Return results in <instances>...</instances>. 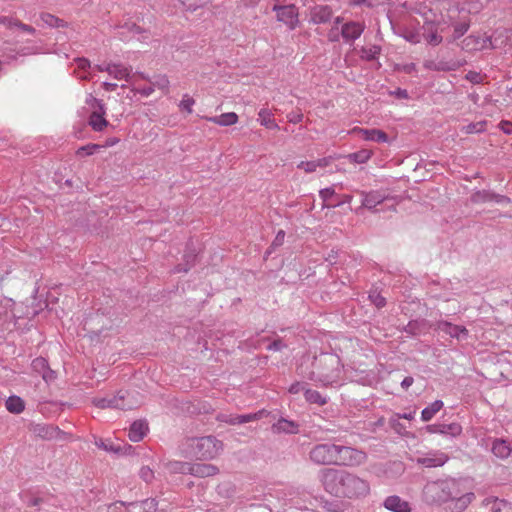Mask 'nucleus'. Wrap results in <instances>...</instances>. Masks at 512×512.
<instances>
[{
  "label": "nucleus",
  "instance_id": "nucleus-1",
  "mask_svg": "<svg viewBox=\"0 0 512 512\" xmlns=\"http://www.w3.org/2000/svg\"><path fill=\"white\" fill-rule=\"evenodd\" d=\"M318 479L327 493L339 498L356 499L370 492L366 479L347 470L323 468L318 472Z\"/></svg>",
  "mask_w": 512,
  "mask_h": 512
},
{
  "label": "nucleus",
  "instance_id": "nucleus-2",
  "mask_svg": "<svg viewBox=\"0 0 512 512\" xmlns=\"http://www.w3.org/2000/svg\"><path fill=\"white\" fill-rule=\"evenodd\" d=\"M312 369L307 370L300 365L297 372L310 381L320 383L322 386L338 384L342 374V364L338 355L322 352L315 356L312 361Z\"/></svg>",
  "mask_w": 512,
  "mask_h": 512
},
{
  "label": "nucleus",
  "instance_id": "nucleus-3",
  "mask_svg": "<svg viewBox=\"0 0 512 512\" xmlns=\"http://www.w3.org/2000/svg\"><path fill=\"white\" fill-rule=\"evenodd\" d=\"M474 498L475 495L472 492L458 496L457 483L454 480L428 482L423 488V500L427 504H442L449 500H455L458 512L466 509Z\"/></svg>",
  "mask_w": 512,
  "mask_h": 512
},
{
  "label": "nucleus",
  "instance_id": "nucleus-4",
  "mask_svg": "<svg viewBox=\"0 0 512 512\" xmlns=\"http://www.w3.org/2000/svg\"><path fill=\"white\" fill-rule=\"evenodd\" d=\"M187 445L190 449V454L201 460L213 459L223 449V443L214 436L189 438Z\"/></svg>",
  "mask_w": 512,
  "mask_h": 512
},
{
  "label": "nucleus",
  "instance_id": "nucleus-5",
  "mask_svg": "<svg viewBox=\"0 0 512 512\" xmlns=\"http://www.w3.org/2000/svg\"><path fill=\"white\" fill-rule=\"evenodd\" d=\"M366 453L351 446L336 444L335 465L357 467L365 463Z\"/></svg>",
  "mask_w": 512,
  "mask_h": 512
},
{
  "label": "nucleus",
  "instance_id": "nucleus-6",
  "mask_svg": "<svg viewBox=\"0 0 512 512\" xmlns=\"http://www.w3.org/2000/svg\"><path fill=\"white\" fill-rule=\"evenodd\" d=\"M336 444L320 443L309 451V460L316 465H335Z\"/></svg>",
  "mask_w": 512,
  "mask_h": 512
},
{
  "label": "nucleus",
  "instance_id": "nucleus-7",
  "mask_svg": "<svg viewBox=\"0 0 512 512\" xmlns=\"http://www.w3.org/2000/svg\"><path fill=\"white\" fill-rule=\"evenodd\" d=\"M357 193L362 197L361 208H365L372 213H378L380 210L377 206L389 199L388 195L379 190H361L357 191Z\"/></svg>",
  "mask_w": 512,
  "mask_h": 512
},
{
  "label": "nucleus",
  "instance_id": "nucleus-8",
  "mask_svg": "<svg viewBox=\"0 0 512 512\" xmlns=\"http://www.w3.org/2000/svg\"><path fill=\"white\" fill-rule=\"evenodd\" d=\"M267 415L266 410H259L255 413H249L244 415H234V414H227V413H218L215 417V419L218 422H224L229 425H239L244 424L252 421H257L264 416Z\"/></svg>",
  "mask_w": 512,
  "mask_h": 512
},
{
  "label": "nucleus",
  "instance_id": "nucleus-9",
  "mask_svg": "<svg viewBox=\"0 0 512 512\" xmlns=\"http://www.w3.org/2000/svg\"><path fill=\"white\" fill-rule=\"evenodd\" d=\"M273 11L277 13V20L286 24L291 30L297 27L299 14L295 5H274Z\"/></svg>",
  "mask_w": 512,
  "mask_h": 512
},
{
  "label": "nucleus",
  "instance_id": "nucleus-10",
  "mask_svg": "<svg viewBox=\"0 0 512 512\" xmlns=\"http://www.w3.org/2000/svg\"><path fill=\"white\" fill-rule=\"evenodd\" d=\"M435 329L441 331L451 338L457 340H465L468 338L469 332L464 326L454 325L448 321L440 320L436 323Z\"/></svg>",
  "mask_w": 512,
  "mask_h": 512
},
{
  "label": "nucleus",
  "instance_id": "nucleus-11",
  "mask_svg": "<svg viewBox=\"0 0 512 512\" xmlns=\"http://www.w3.org/2000/svg\"><path fill=\"white\" fill-rule=\"evenodd\" d=\"M470 200L472 203L480 204L485 202H496L499 204H509L511 202V199L507 196L496 194L489 190H478L475 191L471 197Z\"/></svg>",
  "mask_w": 512,
  "mask_h": 512
},
{
  "label": "nucleus",
  "instance_id": "nucleus-12",
  "mask_svg": "<svg viewBox=\"0 0 512 512\" xmlns=\"http://www.w3.org/2000/svg\"><path fill=\"white\" fill-rule=\"evenodd\" d=\"M364 29V24L356 21H349L342 25L341 36L347 43L354 42L361 36Z\"/></svg>",
  "mask_w": 512,
  "mask_h": 512
},
{
  "label": "nucleus",
  "instance_id": "nucleus-13",
  "mask_svg": "<svg viewBox=\"0 0 512 512\" xmlns=\"http://www.w3.org/2000/svg\"><path fill=\"white\" fill-rule=\"evenodd\" d=\"M188 473L195 477H211L219 473V468L208 463H194L188 466Z\"/></svg>",
  "mask_w": 512,
  "mask_h": 512
},
{
  "label": "nucleus",
  "instance_id": "nucleus-14",
  "mask_svg": "<svg viewBox=\"0 0 512 512\" xmlns=\"http://www.w3.org/2000/svg\"><path fill=\"white\" fill-rule=\"evenodd\" d=\"M332 9L328 5H316L310 10L311 22L314 24H324L331 20Z\"/></svg>",
  "mask_w": 512,
  "mask_h": 512
},
{
  "label": "nucleus",
  "instance_id": "nucleus-15",
  "mask_svg": "<svg viewBox=\"0 0 512 512\" xmlns=\"http://www.w3.org/2000/svg\"><path fill=\"white\" fill-rule=\"evenodd\" d=\"M353 132L367 141H374L377 143H385L388 141V135L379 129L355 128Z\"/></svg>",
  "mask_w": 512,
  "mask_h": 512
},
{
  "label": "nucleus",
  "instance_id": "nucleus-16",
  "mask_svg": "<svg viewBox=\"0 0 512 512\" xmlns=\"http://www.w3.org/2000/svg\"><path fill=\"white\" fill-rule=\"evenodd\" d=\"M105 71L115 79H125L127 82H132L135 84V81L133 80L135 74H131L130 70L121 64H107Z\"/></svg>",
  "mask_w": 512,
  "mask_h": 512
},
{
  "label": "nucleus",
  "instance_id": "nucleus-17",
  "mask_svg": "<svg viewBox=\"0 0 512 512\" xmlns=\"http://www.w3.org/2000/svg\"><path fill=\"white\" fill-rule=\"evenodd\" d=\"M30 430L35 436L48 440L56 438L60 432L57 427L47 424H33Z\"/></svg>",
  "mask_w": 512,
  "mask_h": 512
},
{
  "label": "nucleus",
  "instance_id": "nucleus-18",
  "mask_svg": "<svg viewBox=\"0 0 512 512\" xmlns=\"http://www.w3.org/2000/svg\"><path fill=\"white\" fill-rule=\"evenodd\" d=\"M448 456L445 453L437 452L418 458L417 462L425 467H439L443 466L448 461Z\"/></svg>",
  "mask_w": 512,
  "mask_h": 512
},
{
  "label": "nucleus",
  "instance_id": "nucleus-19",
  "mask_svg": "<svg viewBox=\"0 0 512 512\" xmlns=\"http://www.w3.org/2000/svg\"><path fill=\"white\" fill-rule=\"evenodd\" d=\"M384 507L392 512H410L409 503L397 495L389 496L384 501Z\"/></svg>",
  "mask_w": 512,
  "mask_h": 512
},
{
  "label": "nucleus",
  "instance_id": "nucleus-20",
  "mask_svg": "<svg viewBox=\"0 0 512 512\" xmlns=\"http://www.w3.org/2000/svg\"><path fill=\"white\" fill-rule=\"evenodd\" d=\"M491 451L496 457L507 459L512 454V443L503 439H495Z\"/></svg>",
  "mask_w": 512,
  "mask_h": 512
},
{
  "label": "nucleus",
  "instance_id": "nucleus-21",
  "mask_svg": "<svg viewBox=\"0 0 512 512\" xmlns=\"http://www.w3.org/2000/svg\"><path fill=\"white\" fill-rule=\"evenodd\" d=\"M272 430L276 433L297 434L299 432V424L294 421L281 418L272 425Z\"/></svg>",
  "mask_w": 512,
  "mask_h": 512
},
{
  "label": "nucleus",
  "instance_id": "nucleus-22",
  "mask_svg": "<svg viewBox=\"0 0 512 512\" xmlns=\"http://www.w3.org/2000/svg\"><path fill=\"white\" fill-rule=\"evenodd\" d=\"M148 431V424L143 420L134 421L129 429V439L133 442L141 441Z\"/></svg>",
  "mask_w": 512,
  "mask_h": 512
},
{
  "label": "nucleus",
  "instance_id": "nucleus-23",
  "mask_svg": "<svg viewBox=\"0 0 512 512\" xmlns=\"http://www.w3.org/2000/svg\"><path fill=\"white\" fill-rule=\"evenodd\" d=\"M423 36L425 40L431 45H438L442 42L443 38L438 34V29L431 21H426L423 25Z\"/></svg>",
  "mask_w": 512,
  "mask_h": 512
},
{
  "label": "nucleus",
  "instance_id": "nucleus-24",
  "mask_svg": "<svg viewBox=\"0 0 512 512\" xmlns=\"http://www.w3.org/2000/svg\"><path fill=\"white\" fill-rule=\"evenodd\" d=\"M106 111L105 107L100 106V109H95L89 117V124L95 131H102L107 125L108 121L104 118Z\"/></svg>",
  "mask_w": 512,
  "mask_h": 512
},
{
  "label": "nucleus",
  "instance_id": "nucleus-25",
  "mask_svg": "<svg viewBox=\"0 0 512 512\" xmlns=\"http://www.w3.org/2000/svg\"><path fill=\"white\" fill-rule=\"evenodd\" d=\"M115 396H123V399L117 401L118 406L115 407V409L131 410L139 405V403L132 397L129 391L120 390Z\"/></svg>",
  "mask_w": 512,
  "mask_h": 512
},
{
  "label": "nucleus",
  "instance_id": "nucleus-26",
  "mask_svg": "<svg viewBox=\"0 0 512 512\" xmlns=\"http://www.w3.org/2000/svg\"><path fill=\"white\" fill-rule=\"evenodd\" d=\"M206 120L220 126H231L238 121V115L234 112H228L219 116L206 117Z\"/></svg>",
  "mask_w": 512,
  "mask_h": 512
},
{
  "label": "nucleus",
  "instance_id": "nucleus-27",
  "mask_svg": "<svg viewBox=\"0 0 512 512\" xmlns=\"http://www.w3.org/2000/svg\"><path fill=\"white\" fill-rule=\"evenodd\" d=\"M6 409L13 414H20L25 409V403L19 396H10L6 400Z\"/></svg>",
  "mask_w": 512,
  "mask_h": 512
},
{
  "label": "nucleus",
  "instance_id": "nucleus-28",
  "mask_svg": "<svg viewBox=\"0 0 512 512\" xmlns=\"http://www.w3.org/2000/svg\"><path fill=\"white\" fill-rule=\"evenodd\" d=\"M443 408V402L441 400H435L429 406L424 408L421 412V419L424 422L430 421L436 413Z\"/></svg>",
  "mask_w": 512,
  "mask_h": 512
},
{
  "label": "nucleus",
  "instance_id": "nucleus-29",
  "mask_svg": "<svg viewBox=\"0 0 512 512\" xmlns=\"http://www.w3.org/2000/svg\"><path fill=\"white\" fill-rule=\"evenodd\" d=\"M196 257H197V255H196L195 251L186 252L184 255L185 263L178 264L174 268V272H176V273L188 272L191 269V267H193L195 265Z\"/></svg>",
  "mask_w": 512,
  "mask_h": 512
},
{
  "label": "nucleus",
  "instance_id": "nucleus-30",
  "mask_svg": "<svg viewBox=\"0 0 512 512\" xmlns=\"http://www.w3.org/2000/svg\"><path fill=\"white\" fill-rule=\"evenodd\" d=\"M123 399V396H112V397H103V398H94L93 404L101 409L113 408L118 406L117 401Z\"/></svg>",
  "mask_w": 512,
  "mask_h": 512
},
{
  "label": "nucleus",
  "instance_id": "nucleus-31",
  "mask_svg": "<svg viewBox=\"0 0 512 512\" xmlns=\"http://www.w3.org/2000/svg\"><path fill=\"white\" fill-rule=\"evenodd\" d=\"M487 504L492 503L491 512H512V504L506 500L495 498L486 499Z\"/></svg>",
  "mask_w": 512,
  "mask_h": 512
},
{
  "label": "nucleus",
  "instance_id": "nucleus-32",
  "mask_svg": "<svg viewBox=\"0 0 512 512\" xmlns=\"http://www.w3.org/2000/svg\"><path fill=\"white\" fill-rule=\"evenodd\" d=\"M272 113L267 109H261L258 113V120L261 125L269 129H278V125L275 123Z\"/></svg>",
  "mask_w": 512,
  "mask_h": 512
},
{
  "label": "nucleus",
  "instance_id": "nucleus-33",
  "mask_svg": "<svg viewBox=\"0 0 512 512\" xmlns=\"http://www.w3.org/2000/svg\"><path fill=\"white\" fill-rule=\"evenodd\" d=\"M372 156V152L367 149H362L354 153L348 154L346 157L350 162L363 164L366 163Z\"/></svg>",
  "mask_w": 512,
  "mask_h": 512
},
{
  "label": "nucleus",
  "instance_id": "nucleus-34",
  "mask_svg": "<svg viewBox=\"0 0 512 512\" xmlns=\"http://www.w3.org/2000/svg\"><path fill=\"white\" fill-rule=\"evenodd\" d=\"M304 396L307 402L311 404H317L323 406L327 403V398L322 396L318 391L312 389H306Z\"/></svg>",
  "mask_w": 512,
  "mask_h": 512
},
{
  "label": "nucleus",
  "instance_id": "nucleus-35",
  "mask_svg": "<svg viewBox=\"0 0 512 512\" xmlns=\"http://www.w3.org/2000/svg\"><path fill=\"white\" fill-rule=\"evenodd\" d=\"M425 327V320H412L403 327V331L409 336H417Z\"/></svg>",
  "mask_w": 512,
  "mask_h": 512
},
{
  "label": "nucleus",
  "instance_id": "nucleus-36",
  "mask_svg": "<svg viewBox=\"0 0 512 512\" xmlns=\"http://www.w3.org/2000/svg\"><path fill=\"white\" fill-rule=\"evenodd\" d=\"M40 18L42 22L48 27L58 28L67 26V23L64 20L49 13H42Z\"/></svg>",
  "mask_w": 512,
  "mask_h": 512
},
{
  "label": "nucleus",
  "instance_id": "nucleus-37",
  "mask_svg": "<svg viewBox=\"0 0 512 512\" xmlns=\"http://www.w3.org/2000/svg\"><path fill=\"white\" fill-rule=\"evenodd\" d=\"M381 52V47L372 45L370 47H362L360 50V57L367 61L375 60Z\"/></svg>",
  "mask_w": 512,
  "mask_h": 512
},
{
  "label": "nucleus",
  "instance_id": "nucleus-38",
  "mask_svg": "<svg viewBox=\"0 0 512 512\" xmlns=\"http://www.w3.org/2000/svg\"><path fill=\"white\" fill-rule=\"evenodd\" d=\"M462 432V427L458 423H450L444 424L440 423V434L449 435L452 437L460 435Z\"/></svg>",
  "mask_w": 512,
  "mask_h": 512
},
{
  "label": "nucleus",
  "instance_id": "nucleus-39",
  "mask_svg": "<svg viewBox=\"0 0 512 512\" xmlns=\"http://www.w3.org/2000/svg\"><path fill=\"white\" fill-rule=\"evenodd\" d=\"M427 68L435 70V71H453L456 70L458 67V64L454 61L445 62V61H439L437 63L431 62L430 64L426 65Z\"/></svg>",
  "mask_w": 512,
  "mask_h": 512
},
{
  "label": "nucleus",
  "instance_id": "nucleus-40",
  "mask_svg": "<svg viewBox=\"0 0 512 512\" xmlns=\"http://www.w3.org/2000/svg\"><path fill=\"white\" fill-rule=\"evenodd\" d=\"M327 164L326 159H319L317 161H301L297 168L303 169L307 173L314 172L317 167H323Z\"/></svg>",
  "mask_w": 512,
  "mask_h": 512
},
{
  "label": "nucleus",
  "instance_id": "nucleus-41",
  "mask_svg": "<svg viewBox=\"0 0 512 512\" xmlns=\"http://www.w3.org/2000/svg\"><path fill=\"white\" fill-rule=\"evenodd\" d=\"M150 83L153 85L154 88H158L162 90L164 93H168L169 91L170 82L166 75L155 76L152 80H150Z\"/></svg>",
  "mask_w": 512,
  "mask_h": 512
},
{
  "label": "nucleus",
  "instance_id": "nucleus-42",
  "mask_svg": "<svg viewBox=\"0 0 512 512\" xmlns=\"http://www.w3.org/2000/svg\"><path fill=\"white\" fill-rule=\"evenodd\" d=\"M487 121H479L476 123H469L463 127V131L467 134L480 133L486 129Z\"/></svg>",
  "mask_w": 512,
  "mask_h": 512
},
{
  "label": "nucleus",
  "instance_id": "nucleus-43",
  "mask_svg": "<svg viewBox=\"0 0 512 512\" xmlns=\"http://www.w3.org/2000/svg\"><path fill=\"white\" fill-rule=\"evenodd\" d=\"M335 194V191L333 188H324L319 191V196L323 200V208L325 207H337L340 206L341 203L337 204H327L326 202Z\"/></svg>",
  "mask_w": 512,
  "mask_h": 512
},
{
  "label": "nucleus",
  "instance_id": "nucleus-44",
  "mask_svg": "<svg viewBox=\"0 0 512 512\" xmlns=\"http://www.w3.org/2000/svg\"><path fill=\"white\" fill-rule=\"evenodd\" d=\"M102 148L99 144H88L77 149V156L92 155Z\"/></svg>",
  "mask_w": 512,
  "mask_h": 512
},
{
  "label": "nucleus",
  "instance_id": "nucleus-45",
  "mask_svg": "<svg viewBox=\"0 0 512 512\" xmlns=\"http://www.w3.org/2000/svg\"><path fill=\"white\" fill-rule=\"evenodd\" d=\"M469 24L466 22L458 23L454 26V32L449 42H453L462 37L468 30Z\"/></svg>",
  "mask_w": 512,
  "mask_h": 512
},
{
  "label": "nucleus",
  "instance_id": "nucleus-46",
  "mask_svg": "<svg viewBox=\"0 0 512 512\" xmlns=\"http://www.w3.org/2000/svg\"><path fill=\"white\" fill-rule=\"evenodd\" d=\"M194 103L195 100L192 97H190L188 94H184L182 100L179 103V108L186 111L188 114H191L193 112L192 106Z\"/></svg>",
  "mask_w": 512,
  "mask_h": 512
},
{
  "label": "nucleus",
  "instance_id": "nucleus-47",
  "mask_svg": "<svg viewBox=\"0 0 512 512\" xmlns=\"http://www.w3.org/2000/svg\"><path fill=\"white\" fill-rule=\"evenodd\" d=\"M31 367H32L33 371H35L39 374H42L45 371V369L48 367V362L45 358L38 357L32 361Z\"/></svg>",
  "mask_w": 512,
  "mask_h": 512
},
{
  "label": "nucleus",
  "instance_id": "nucleus-48",
  "mask_svg": "<svg viewBox=\"0 0 512 512\" xmlns=\"http://www.w3.org/2000/svg\"><path fill=\"white\" fill-rule=\"evenodd\" d=\"M139 476L146 483H150L154 479V472L148 466H143L139 471Z\"/></svg>",
  "mask_w": 512,
  "mask_h": 512
},
{
  "label": "nucleus",
  "instance_id": "nucleus-49",
  "mask_svg": "<svg viewBox=\"0 0 512 512\" xmlns=\"http://www.w3.org/2000/svg\"><path fill=\"white\" fill-rule=\"evenodd\" d=\"M142 509L144 512H156L157 502L155 499H146L142 501Z\"/></svg>",
  "mask_w": 512,
  "mask_h": 512
},
{
  "label": "nucleus",
  "instance_id": "nucleus-50",
  "mask_svg": "<svg viewBox=\"0 0 512 512\" xmlns=\"http://www.w3.org/2000/svg\"><path fill=\"white\" fill-rule=\"evenodd\" d=\"M371 302L377 307L382 308L386 304V300L379 293H372L369 295Z\"/></svg>",
  "mask_w": 512,
  "mask_h": 512
},
{
  "label": "nucleus",
  "instance_id": "nucleus-51",
  "mask_svg": "<svg viewBox=\"0 0 512 512\" xmlns=\"http://www.w3.org/2000/svg\"><path fill=\"white\" fill-rule=\"evenodd\" d=\"M481 43L479 45L474 44L471 50H484L492 47V41L490 37H481Z\"/></svg>",
  "mask_w": 512,
  "mask_h": 512
},
{
  "label": "nucleus",
  "instance_id": "nucleus-52",
  "mask_svg": "<svg viewBox=\"0 0 512 512\" xmlns=\"http://www.w3.org/2000/svg\"><path fill=\"white\" fill-rule=\"evenodd\" d=\"M188 466H190L189 463L176 461L170 464V469L174 472L185 473L188 472Z\"/></svg>",
  "mask_w": 512,
  "mask_h": 512
},
{
  "label": "nucleus",
  "instance_id": "nucleus-53",
  "mask_svg": "<svg viewBox=\"0 0 512 512\" xmlns=\"http://www.w3.org/2000/svg\"><path fill=\"white\" fill-rule=\"evenodd\" d=\"M106 512H127V508L124 502H116L109 505Z\"/></svg>",
  "mask_w": 512,
  "mask_h": 512
},
{
  "label": "nucleus",
  "instance_id": "nucleus-54",
  "mask_svg": "<svg viewBox=\"0 0 512 512\" xmlns=\"http://www.w3.org/2000/svg\"><path fill=\"white\" fill-rule=\"evenodd\" d=\"M481 39V36H474V35H471V36H468L467 38L464 39V46L467 48V49H470L471 50V47L474 45V44H477L479 45L481 43L480 41Z\"/></svg>",
  "mask_w": 512,
  "mask_h": 512
},
{
  "label": "nucleus",
  "instance_id": "nucleus-55",
  "mask_svg": "<svg viewBox=\"0 0 512 512\" xmlns=\"http://www.w3.org/2000/svg\"><path fill=\"white\" fill-rule=\"evenodd\" d=\"M286 347L287 345L281 339H276L267 346V349L271 351H280Z\"/></svg>",
  "mask_w": 512,
  "mask_h": 512
},
{
  "label": "nucleus",
  "instance_id": "nucleus-56",
  "mask_svg": "<svg viewBox=\"0 0 512 512\" xmlns=\"http://www.w3.org/2000/svg\"><path fill=\"white\" fill-rule=\"evenodd\" d=\"M465 78L473 84H479L482 82V76L480 75V73L475 71H469L466 74Z\"/></svg>",
  "mask_w": 512,
  "mask_h": 512
},
{
  "label": "nucleus",
  "instance_id": "nucleus-57",
  "mask_svg": "<svg viewBox=\"0 0 512 512\" xmlns=\"http://www.w3.org/2000/svg\"><path fill=\"white\" fill-rule=\"evenodd\" d=\"M86 103L94 110L100 109V106L105 107V104L101 100L94 98L92 95H89V97L86 99Z\"/></svg>",
  "mask_w": 512,
  "mask_h": 512
},
{
  "label": "nucleus",
  "instance_id": "nucleus-58",
  "mask_svg": "<svg viewBox=\"0 0 512 512\" xmlns=\"http://www.w3.org/2000/svg\"><path fill=\"white\" fill-rule=\"evenodd\" d=\"M41 376L46 383L52 382L56 378L55 372L51 370L49 366L45 369Z\"/></svg>",
  "mask_w": 512,
  "mask_h": 512
},
{
  "label": "nucleus",
  "instance_id": "nucleus-59",
  "mask_svg": "<svg viewBox=\"0 0 512 512\" xmlns=\"http://www.w3.org/2000/svg\"><path fill=\"white\" fill-rule=\"evenodd\" d=\"M285 238V232L283 230H279L274 241L272 242L271 248L279 247L283 244Z\"/></svg>",
  "mask_w": 512,
  "mask_h": 512
},
{
  "label": "nucleus",
  "instance_id": "nucleus-60",
  "mask_svg": "<svg viewBox=\"0 0 512 512\" xmlns=\"http://www.w3.org/2000/svg\"><path fill=\"white\" fill-rule=\"evenodd\" d=\"M307 388H305V385L304 383H301V382H295L293 383L290 387H289V392L291 394H297L299 393L300 391H304L306 390Z\"/></svg>",
  "mask_w": 512,
  "mask_h": 512
},
{
  "label": "nucleus",
  "instance_id": "nucleus-61",
  "mask_svg": "<svg viewBox=\"0 0 512 512\" xmlns=\"http://www.w3.org/2000/svg\"><path fill=\"white\" fill-rule=\"evenodd\" d=\"M96 445H97L99 448H102V449H104V450H106V451H113V452H116V453L119 451V449H118V448H115L113 444H111V443H109V444H108V443H106V442H105V441H103V440H99V441H97V442H96Z\"/></svg>",
  "mask_w": 512,
  "mask_h": 512
},
{
  "label": "nucleus",
  "instance_id": "nucleus-62",
  "mask_svg": "<svg viewBox=\"0 0 512 512\" xmlns=\"http://www.w3.org/2000/svg\"><path fill=\"white\" fill-rule=\"evenodd\" d=\"M14 27H17V28L21 29L22 31L27 32L29 34H35V32H36L32 26L24 24V23L20 22L19 20L16 21Z\"/></svg>",
  "mask_w": 512,
  "mask_h": 512
},
{
  "label": "nucleus",
  "instance_id": "nucleus-63",
  "mask_svg": "<svg viewBox=\"0 0 512 512\" xmlns=\"http://www.w3.org/2000/svg\"><path fill=\"white\" fill-rule=\"evenodd\" d=\"M499 127L505 134H512V123L510 121L502 120L499 123Z\"/></svg>",
  "mask_w": 512,
  "mask_h": 512
},
{
  "label": "nucleus",
  "instance_id": "nucleus-64",
  "mask_svg": "<svg viewBox=\"0 0 512 512\" xmlns=\"http://www.w3.org/2000/svg\"><path fill=\"white\" fill-rule=\"evenodd\" d=\"M127 512H144L142 509V501L136 503H130Z\"/></svg>",
  "mask_w": 512,
  "mask_h": 512
}]
</instances>
